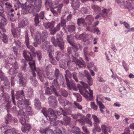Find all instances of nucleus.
Here are the masks:
<instances>
[{"mask_svg": "<svg viewBox=\"0 0 134 134\" xmlns=\"http://www.w3.org/2000/svg\"><path fill=\"white\" fill-rule=\"evenodd\" d=\"M64 16H63L61 18V26L62 27H65L66 26V22L67 21L65 19H62V18H63Z\"/></svg>", "mask_w": 134, "mask_h": 134, "instance_id": "nucleus-63", "label": "nucleus"}, {"mask_svg": "<svg viewBox=\"0 0 134 134\" xmlns=\"http://www.w3.org/2000/svg\"><path fill=\"white\" fill-rule=\"evenodd\" d=\"M29 65L31 68L32 71V74L33 76L35 77L36 76L35 72L36 71L39 79L42 82H44L45 79L44 75L42 72L39 69H36L35 67V63L34 60L28 63Z\"/></svg>", "mask_w": 134, "mask_h": 134, "instance_id": "nucleus-2", "label": "nucleus"}, {"mask_svg": "<svg viewBox=\"0 0 134 134\" xmlns=\"http://www.w3.org/2000/svg\"><path fill=\"white\" fill-rule=\"evenodd\" d=\"M23 54L25 59V60H26L27 61H29V62L33 60H32V58L31 57V54L30 52L24 50L23 52Z\"/></svg>", "mask_w": 134, "mask_h": 134, "instance_id": "nucleus-14", "label": "nucleus"}, {"mask_svg": "<svg viewBox=\"0 0 134 134\" xmlns=\"http://www.w3.org/2000/svg\"><path fill=\"white\" fill-rule=\"evenodd\" d=\"M24 127L21 128V130L24 132L29 131L31 129L30 125L29 124H25Z\"/></svg>", "mask_w": 134, "mask_h": 134, "instance_id": "nucleus-36", "label": "nucleus"}, {"mask_svg": "<svg viewBox=\"0 0 134 134\" xmlns=\"http://www.w3.org/2000/svg\"><path fill=\"white\" fill-rule=\"evenodd\" d=\"M71 131L75 134H80L81 133L80 129L77 126L72 127L71 130Z\"/></svg>", "mask_w": 134, "mask_h": 134, "instance_id": "nucleus-30", "label": "nucleus"}, {"mask_svg": "<svg viewBox=\"0 0 134 134\" xmlns=\"http://www.w3.org/2000/svg\"><path fill=\"white\" fill-rule=\"evenodd\" d=\"M61 74L60 73V71L59 69H56L54 72V76L56 77V79H58L59 76L61 77V81L60 84L63 85L64 82V78L61 76Z\"/></svg>", "mask_w": 134, "mask_h": 134, "instance_id": "nucleus-16", "label": "nucleus"}, {"mask_svg": "<svg viewBox=\"0 0 134 134\" xmlns=\"http://www.w3.org/2000/svg\"><path fill=\"white\" fill-rule=\"evenodd\" d=\"M16 80L21 86L25 85V82L22 72H20L18 74L16 77Z\"/></svg>", "mask_w": 134, "mask_h": 134, "instance_id": "nucleus-11", "label": "nucleus"}, {"mask_svg": "<svg viewBox=\"0 0 134 134\" xmlns=\"http://www.w3.org/2000/svg\"><path fill=\"white\" fill-rule=\"evenodd\" d=\"M101 129L102 132L104 134H108V131H109L110 133L111 132L110 128L105 125L102 124L101 126Z\"/></svg>", "mask_w": 134, "mask_h": 134, "instance_id": "nucleus-25", "label": "nucleus"}, {"mask_svg": "<svg viewBox=\"0 0 134 134\" xmlns=\"http://www.w3.org/2000/svg\"><path fill=\"white\" fill-rule=\"evenodd\" d=\"M72 61L74 62L77 66H78L80 68H82L85 64V62L83 61H80L77 59H76V60H73Z\"/></svg>", "mask_w": 134, "mask_h": 134, "instance_id": "nucleus-21", "label": "nucleus"}, {"mask_svg": "<svg viewBox=\"0 0 134 134\" xmlns=\"http://www.w3.org/2000/svg\"><path fill=\"white\" fill-rule=\"evenodd\" d=\"M8 128L4 132L5 134H14L15 129L14 128L12 129L10 126H8Z\"/></svg>", "mask_w": 134, "mask_h": 134, "instance_id": "nucleus-33", "label": "nucleus"}, {"mask_svg": "<svg viewBox=\"0 0 134 134\" xmlns=\"http://www.w3.org/2000/svg\"><path fill=\"white\" fill-rule=\"evenodd\" d=\"M51 88L48 87H46L45 90V94L47 95H49L54 92L55 94L58 96V94L56 92V87L58 85L56 79H54L52 83H50Z\"/></svg>", "mask_w": 134, "mask_h": 134, "instance_id": "nucleus-4", "label": "nucleus"}, {"mask_svg": "<svg viewBox=\"0 0 134 134\" xmlns=\"http://www.w3.org/2000/svg\"><path fill=\"white\" fill-rule=\"evenodd\" d=\"M66 116H64L63 121H62V125H69L71 122V118L69 117Z\"/></svg>", "mask_w": 134, "mask_h": 134, "instance_id": "nucleus-24", "label": "nucleus"}, {"mask_svg": "<svg viewBox=\"0 0 134 134\" xmlns=\"http://www.w3.org/2000/svg\"><path fill=\"white\" fill-rule=\"evenodd\" d=\"M25 43L27 47L29 49L34 56L35 55L36 53L37 55L38 59L39 60H40L41 58V53L40 51H37L36 52L35 48L32 45H29V39L28 35V31H26L25 33Z\"/></svg>", "mask_w": 134, "mask_h": 134, "instance_id": "nucleus-3", "label": "nucleus"}, {"mask_svg": "<svg viewBox=\"0 0 134 134\" xmlns=\"http://www.w3.org/2000/svg\"><path fill=\"white\" fill-rule=\"evenodd\" d=\"M69 48L68 49V52L69 54L70 55V56H71L72 57L73 60H76L77 59L76 58L79 55V54L77 51V49H76V51H75L72 50L71 52L70 51H69Z\"/></svg>", "mask_w": 134, "mask_h": 134, "instance_id": "nucleus-17", "label": "nucleus"}, {"mask_svg": "<svg viewBox=\"0 0 134 134\" xmlns=\"http://www.w3.org/2000/svg\"><path fill=\"white\" fill-rule=\"evenodd\" d=\"M40 36L39 39L42 42H44L46 40L47 37L48 36V34L47 32L44 31L40 35Z\"/></svg>", "mask_w": 134, "mask_h": 134, "instance_id": "nucleus-26", "label": "nucleus"}, {"mask_svg": "<svg viewBox=\"0 0 134 134\" xmlns=\"http://www.w3.org/2000/svg\"><path fill=\"white\" fill-rule=\"evenodd\" d=\"M58 100L60 104L63 106H65L70 104V103L68 100L65 99H64L63 98H59Z\"/></svg>", "mask_w": 134, "mask_h": 134, "instance_id": "nucleus-22", "label": "nucleus"}, {"mask_svg": "<svg viewBox=\"0 0 134 134\" xmlns=\"http://www.w3.org/2000/svg\"><path fill=\"white\" fill-rule=\"evenodd\" d=\"M0 78L2 81H4V83L5 86H8L9 83L8 79L7 77L4 75L1 70H0Z\"/></svg>", "mask_w": 134, "mask_h": 134, "instance_id": "nucleus-15", "label": "nucleus"}, {"mask_svg": "<svg viewBox=\"0 0 134 134\" xmlns=\"http://www.w3.org/2000/svg\"><path fill=\"white\" fill-rule=\"evenodd\" d=\"M34 11L36 12V11L35 6L31 3L25 6L22 10V13L24 14H26L27 12L32 13Z\"/></svg>", "mask_w": 134, "mask_h": 134, "instance_id": "nucleus-7", "label": "nucleus"}, {"mask_svg": "<svg viewBox=\"0 0 134 134\" xmlns=\"http://www.w3.org/2000/svg\"><path fill=\"white\" fill-rule=\"evenodd\" d=\"M24 110L28 115H31L33 114L32 110L29 106H26V108Z\"/></svg>", "mask_w": 134, "mask_h": 134, "instance_id": "nucleus-37", "label": "nucleus"}, {"mask_svg": "<svg viewBox=\"0 0 134 134\" xmlns=\"http://www.w3.org/2000/svg\"><path fill=\"white\" fill-rule=\"evenodd\" d=\"M31 83L32 85L34 86H37L38 85L37 80L35 78H33L31 79Z\"/></svg>", "mask_w": 134, "mask_h": 134, "instance_id": "nucleus-56", "label": "nucleus"}, {"mask_svg": "<svg viewBox=\"0 0 134 134\" xmlns=\"http://www.w3.org/2000/svg\"><path fill=\"white\" fill-rule=\"evenodd\" d=\"M21 62L22 64L21 65L20 67V69L21 70L26 71L27 66V64L25 60L24 59L21 60Z\"/></svg>", "mask_w": 134, "mask_h": 134, "instance_id": "nucleus-35", "label": "nucleus"}, {"mask_svg": "<svg viewBox=\"0 0 134 134\" xmlns=\"http://www.w3.org/2000/svg\"><path fill=\"white\" fill-rule=\"evenodd\" d=\"M84 75L82 73L79 72V77L80 79L82 80L84 78V76L87 79V82L88 83L90 86L92 85L93 84V80L89 74L88 72L86 70H84Z\"/></svg>", "mask_w": 134, "mask_h": 134, "instance_id": "nucleus-6", "label": "nucleus"}, {"mask_svg": "<svg viewBox=\"0 0 134 134\" xmlns=\"http://www.w3.org/2000/svg\"><path fill=\"white\" fill-rule=\"evenodd\" d=\"M16 98L17 99L19 98L20 97L21 99H23L25 98L23 90H21L20 92H17L16 94Z\"/></svg>", "mask_w": 134, "mask_h": 134, "instance_id": "nucleus-42", "label": "nucleus"}, {"mask_svg": "<svg viewBox=\"0 0 134 134\" xmlns=\"http://www.w3.org/2000/svg\"><path fill=\"white\" fill-rule=\"evenodd\" d=\"M17 72V70L11 68L9 70L8 73L10 75H12L15 74Z\"/></svg>", "mask_w": 134, "mask_h": 134, "instance_id": "nucleus-58", "label": "nucleus"}, {"mask_svg": "<svg viewBox=\"0 0 134 134\" xmlns=\"http://www.w3.org/2000/svg\"><path fill=\"white\" fill-rule=\"evenodd\" d=\"M66 85L68 88L69 90H71L72 87H73L75 85V84L72 82H69L66 83Z\"/></svg>", "mask_w": 134, "mask_h": 134, "instance_id": "nucleus-61", "label": "nucleus"}, {"mask_svg": "<svg viewBox=\"0 0 134 134\" xmlns=\"http://www.w3.org/2000/svg\"><path fill=\"white\" fill-rule=\"evenodd\" d=\"M52 2L51 0H46L45 3V6L47 8L51 7Z\"/></svg>", "mask_w": 134, "mask_h": 134, "instance_id": "nucleus-55", "label": "nucleus"}, {"mask_svg": "<svg viewBox=\"0 0 134 134\" xmlns=\"http://www.w3.org/2000/svg\"><path fill=\"white\" fill-rule=\"evenodd\" d=\"M67 41L72 46H73L72 42L73 39L72 35H68L67 37Z\"/></svg>", "mask_w": 134, "mask_h": 134, "instance_id": "nucleus-50", "label": "nucleus"}, {"mask_svg": "<svg viewBox=\"0 0 134 134\" xmlns=\"http://www.w3.org/2000/svg\"><path fill=\"white\" fill-rule=\"evenodd\" d=\"M1 22V24L3 25H5L7 24L6 19L3 16H1L0 17Z\"/></svg>", "mask_w": 134, "mask_h": 134, "instance_id": "nucleus-51", "label": "nucleus"}, {"mask_svg": "<svg viewBox=\"0 0 134 134\" xmlns=\"http://www.w3.org/2000/svg\"><path fill=\"white\" fill-rule=\"evenodd\" d=\"M41 111L44 115L46 117L48 120H49L51 121V123H52L54 122L53 125L54 126H58L62 125V120H58L55 122H54L55 119L57 118L55 113L56 112H54L53 110L51 109H49L47 110L46 108L42 109Z\"/></svg>", "mask_w": 134, "mask_h": 134, "instance_id": "nucleus-1", "label": "nucleus"}, {"mask_svg": "<svg viewBox=\"0 0 134 134\" xmlns=\"http://www.w3.org/2000/svg\"><path fill=\"white\" fill-rule=\"evenodd\" d=\"M17 104L19 108H20L23 109H25L26 106H29L30 104L29 100H25L24 101L19 100L17 102Z\"/></svg>", "mask_w": 134, "mask_h": 134, "instance_id": "nucleus-10", "label": "nucleus"}, {"mask_svg": "<svg viewBox=\"0 0 134 134\" xmlns=\"http://www.w3.org/2000/svg\"><path fill=\"white\" fill-rule=\"evenodd\" d=\"M8 113V114L5 117V122L7 124H10L12 120V118L11 115Z\"/></svg>", "mask_w": 134, "mask_h": 134, "instance_id": "nucleus-32", "label": "nucleus"}, {"mask_svg": "<svg viewBox=\"0 0 134 134\" xmlns=\"http://www.w3.org/2000/svg\"><path fill=\"white\" fill-rule=\"evenodd\" d=\"M51 40L52 43L56 47L58 45L62 51L64 49V47L63 39L61 36L59 34H57L56 41L53 36L52 37Z\"/></svg>", "mask_w": 134, "mask_h": 134, "instance_id": "nucleus-5", "label": "nucleus"}, {"mask_svg": "<svg viewBox=\"0 0 134 134\" xmlns=\"http://www.w3.org/2000/svg\"><path fill=\"white\" fill-rule=\"evenodd\" d=\"M60 92L61 94L64 97H66L68 96V92L65 90H61L60 91Z\"/></svg>", "mask_w": 134, "mask_h": 134, "instance_id": "nucleus-53", "label": "nucleus"}, {"mask_svg": "<svg viewBox=\"0 0 134 134\" xmlns=\"http://www.w3.org/2000/svg\"><path fill=\"white\" fill-rule=\"evenodd\" d=\"M55 24V22L54 21H52L51 22L45 23L43 24V25L46 29H49L50 33L51 34V32L53 31V28Z\"/></svg>", "mask_w": 134, "mask_h": 134, "instance_id": "nucleus-9", "label": "nucleus"}, {"mask_svg": "<svg viewBox=\"0 0 134 134\" xmlns=\"http://www.w3.org/2000/svg\"><path fill=\"white\" fill-rule=\"evenodd\" d=\"M35 108L38 110L41 108V106L40 101L38 99L36 98L35 101Z\"/></svg>", "mask_w": 134, "mask_h": 134, "instance_id": "nucleus-43", "label": "nucleus"}, {"mask_svg": "<svg viewBox=\"0 0 134 134\" xmlns=\"http://www.w3.org/2000/svg\"><path fill=\"white\" fill-rule=\"evenodd\" d=\"M44 12L42 11L38 15V16L37 17L40 19L43 20L45 18L44 16Z\"/></svg>", "mask_w": 134, "mask_h": 134, "instance_id": "nucleus-54", "label": "nucleus"}, {"mask_svg": "<svg viewBox=\"0 0 134 134\" xmlns=\"http://www.w3.org/2000/svg\"><path fill=\"white\" fill-rule=\"evenodd\" d=\"M12 31V34L14 37H18L20 35V29L19 28L13 29Z\"/></svg>", "mask_w": 134, "mask_h": 134, "instance_id": "nucleus-27", "label": "nucleus"}, {"mask_svg": "<svg viewBox=\"0 0 134 134\" xmlns=\"http://www.w3.org/2000/svg\"><path fill=\"white\" fill-rule=\"evenodd\" d=\"M92 8L94 10L95 12H98L101 11V8L97 5H93Z\"/></svg>", "mask_w": 134, "mask_h": 134, "instance_id": "nucleus-57", "label": "nucleus"}, {"mask_svg": "<svg viewBox=\"0 0 134 134\" xmlns=\"http://www.w3.org/2000/svg\"><path fill=\"white\" fill-rule=\"evenodd\" d=\"M83 51L84 55H90L93 57L95 55V53L87 47H85L83 49Z\"/></svg>", "mask_w": 134, "mask_h": 134, "instance_id": "nucleus-19", "label": "nucleus"}, {"mask_svg": "<svg viewBox=\"0 0 134 134\" xmlns=\"http://www.w3.org/2000/svg\"><path fill=\"white\" fill-rule=\"evenodd\" d=\"M38 35H35L33 38L35 40V42H34L33 44L34 46L35 47H37L38 44H41V40L39 38Z\"/></svg>", "mask_w": 134, "mask_h": 134, "instance_id": "nucleus-28", "label": "nucleus"}, {"mask_svg": "<svg viewBox=\"0 0 134 134\" xmlns=\"http://www.w3.org/2000/svg\"><path fill=\"white\" fill-rule=\"evenodd\" d=\"M25 25V20L23 19L19 22L18 24V28L20 29L21 28H23Z\"/></svg>", "mask_w": 134, "mask_h": 134, "instance_id": "nucleus-48", "label": "nucleus"}, {"mask_svg": "<svg viewBox=\"0 0 134 134\" xmlns=\"http://www.w3.org/2000/svg\"><path fill=\"white\" fill-rule=\"evenodd\" d=\"M91 106L92 108L95 110H97L98 109V107L94 102H91Z\"/></svg>", "mask_w": 134, "mask_h": 134, "instance_id": "nucleus-62", "label": "nucleus"}, {"mask_svg": "<svg viewBox=\"0 0 134 134\" xmlns=\"http://www.w3.org/2000/svg\"><path fill=\"white\" fill-rule=\"evenodd\" d=\"M7 61L6 60H5L6 63H9L10 64H12L15 61V57L13 56V54L10 55L7 58Z\"/></svg>", "mask_w": 134, "mask_h": 134, "instance_id": "nucleus-29", "label": "nucleus"}, {"mask_svg": "<svg viewBox=\"0 0 134 134\" xmlns=\"http://www.w3.org/2000/svg\"><path fill=\"white\" fill-rule=\"evenodd\" d=\"M6 105L5 106V108L7 110V113H9V110L11 107V105L10 104L11 102H7Z\"/></svg>", "mask_w": 134, "mask_h": 134, "instance_id": "nucleus-59", "label": "nucleus"}, {"mask_svg": "<svg viewBox=\"0 0 134 134\" xmlns=\"http://www.w3.org/2000/svg\"><path fill=\"white\" fill-rule=\"evenodd\" d=\"M92 117L96 124H98L99 123L100 120L99 119L96 115L95 114H92Z\"/></svg>", "mask_w": 134, "mask_h": 134, "instance_id": "nucleus-49", "label": "nucleus"}, {"mask_svg": "<svg viewBox=\"0 0 134 134\" xmlns=\"http://www.w3.org/2000/svg\"><path fill=\"white\" fill-rule=\"evenodd\" d=\"M67 28L69 32L70 33L75 31L76 29V27L74 25H69L67 26Z\"/></svg>", "mask_w": 134, "mask_h": 134, "instance_id": "nucleus-45", "label": "nucleus"}, {"mask_svg": "<svg viewBox=\"0 0 134 134\" xmlns=\"http://www.w3.org/2000/svg\"><path fill=\"white\" fill-rule=\"evenodd\" d=\"M48 103L50 106L55 107L57 105V102L55 96H50L48 98Z\"/></svg>", "mask_w": 134, "mask_h": 134, "instance_id": "nucleus-12", "label": "nucleus"}, {"mask_svg": "<svg viewBox=\"0 0 134 134\" xmlns=\"http://www.w3.org/2000/svg\"><path fill=\"white\" fill-rule=\"evenodd\" d=\"M73 94L74 97H75L77 99V101L78 102H80L82 99V98L80 94L77 93H74Z\"/></svg>", "mask_w": 134, "mask_h": 134, "instance_id": "nucleus-47", "label": "nucleus"}, {"mask_svg": "<svg viewBox=\"0 0 134 134\" xmlns=\"http://www.w3.org/2000/svg\"><path fill=\"white\" fill-rule=\"evenodd\" d=\"M62 26H61V23H60L58 24L56 27L53 29V31L51 32V34L54 35L55 34L56 32L59 31Z\"/></svg>", "mask_w": 134, "mask_h": 134, "instance_id": "nucleus-39", "label": "nucleus"}, {"mask_svg": "<svg viewBox=\"0 0 134 134\" xmlns=\"http://www.w3.org/2000/svg\"><path fill=\"white\" fill-rule=\"evenodd\" d=\"M88 91L86 90L85 91L89 94V96H88L87 94L85 93H83V92L82 91H80V93L83 95L86 99L87 101L91 100L93 99V91L90 89L88 90Z\"/></svg>", "mask_w": 134, "mask_h": 134, "instance_id": "nucleus-8", "label": "nucleus"}, {"mask_svg": "<svg viewBox=\"0 0 134 134\" xmlns=\"http://www.w3.org/2000/svg\"><path fill=\"white\" fill-rule=\"evenodd\" d=\"M85 19L86 20L88 24L91 25L94 20V18L91 15H88L86 17Z\"/></svg>", "mask_w": 134, "mask_h": 134, "instance_id": "nucleus-40", "label": "nucleus"}, {"mask_svg": "<svg viewBox=\"0 0 134 134\" xmlns=\"http://www.w3.org/2000/svg\"><path fill=\"white\" fill-rule=\"evenodd\" d=\"M63 5V4L61 3L57 6L56 7L54 8H51V10L54 16H56L58 13H60Z\"/></svg>", "mask_w": 134, "mask_h": 134, "instance_id": "nucleus-13", "label": "nucleus"}, {"mask_svg": "<svg viewBox=\"0 0 134 134\" xmlns=\"http://www.w3.org/2000/svg\"><path fill=\"white\" fill-rule=\"evenodd\" d=\"M42 0H34V4L36 12H38L40 10L42 7Z\"/></svg>", "mask_w": 134, "mask_h": 134, "instance_id": "nucleus-18", "label": "nucleus"}, {"mask_svg": "<svg viewBox=\"0 0 134 134\" xmlns=\"http://www.w3.org/2000/svg\"><path fill=\"white\" fill-rule=\"evenodd\" d=\"M19 121L22 125H24L26 124V120L25 117H22L20 119Z\"/></svg>", "mask_w": 134, "mask_h": 134, "instance_id": "nucleus-60", "label": "nucleus"}, {"mask_svg": "<svg viewBox=\"0 0 134 134\" xmlns=\"http://www.w3.org/2000/svg\"><path fill=\"white\" fill-rule=\"evenodd\" d=\"M71 116L74 119H75L79 118H84V115L78 113H77V114H71Z\"/></svg>", "mask_w": 134, "mask_h": 134, "instance_id": "nucleus-41", "label": "nucleus"}, {"mask_svg": "<svg viewBox=\"0 0 134 134\" xmlns=\"http://www.w3.org/2000/svg\"><path fill=\"white\" fill-rule=\"evenodd\" d=\"M55 55L56 57V59L57 61H59L63 55L62 53L59 51H57L55 53Z\"/></svg>", "mask_w": 134, "mask_h": 134, "instance_id": "nucleus-46", "label": "nucleus"}, {"mask_svg": "<svg viewBox=\"0 0 134 134\" xmlns=\"http://www.w3.org/2000/svg\"><path fill=\"white\" fill-rule=\"evenodd\" d=\"M2 96L4 102L7 103L10 102L9 100L10 96L8 94L4 93L3 94Z\"/></svg>", "mask_w": 134, "mask_h": 134, "instance_id": "nucleus-44", "label": "nucleus"}, {"mask_svg": "<svg viewBox=\"0 0 134 134\" xmlns=\"http://www.w3.org/2000/svg\"><path fill=\"white\" fill-rule=\"evenodd\" d=\"M60 111H57V114L58 115H60L62 114L63 116H66V115L69 114V113L66 111H64L62 108H60Z\"/></svg>", "mask_w": 134, "mask_h": 134, "instance_id": "nucleus-38", "label": "nucleus"}, {"mask_svg": "<svg viewBox=\"0 0 134 134\" xmlns=\"http://www.w3.org/2000/svg\"><path fill=\"white\" fill-rule=\"evenodd\" d=\"M119 91L121 93L124 95L126 94L127 93L126 89L124 87H121L119 88Z\"/></svg>", "mask_w": 134, "mask_h": 134, "instance_id": "nucleus-52", "label": "nucleus"}, {"mask_svg": "<svg viewBox=\"0 0 134 134\" xmlns=\"http://www.w3.org/2000/svg\"><path fill=\"white\" fill-rule=\"evenodd\" d=\"M77 24L79 26L82 25L83 27H85L86 26L87 23L85 22L83 18H81L77 19Z\"/></svg>", "mask_w": 134, "mask_h": 134, "instance_id": "nucleus-23", "label": "nucleus"}, {"mask_svg": "<svg viewBox=\"0 0 134 134\" xmlns=\"http://www.w3.org/2000/svg\"><path fill=\"white\" fill-rule=\"evenodd\" d=\"M71 3L72 7L74 10H78L79 7V3L77 0H71Z\"/></svg>", "mask_w": 134, "mask_h": 134, "instance_id": "nucleus-20", "label": "nucleus"}, {"mask_svg": "<svg viewBox=\"0 0 134 134\" xmlns=\"http://www.w3.org/2000/svg\"><path fill=\"white\" fill-rule=\"evenodd\" d=\"M25 90V92L26 93L28 97H30L33 94V91L32 89L29 87H26L24 88Z\"/></svg>", "mask_w": 134, "mask_h": 134, "instance_id": "nucleus-31", "label": "nucleus"}, {"mask_svg": "<svg viewBox=\"0 0 134 134\" xmlns=\"http://www.w3.org/2000/svg\"><path fill=\"white\" fill-rule=\"evenodd\" d=\"M50 48L49 44L47 42L44 43L42 47V48L43 50L45 52H48Z\"/></svg>", "mask_w": 134, "mask_h": 134, "instance_id": "nucleus-34", "label": "nucleus"}, {"mask_svg": "<svg viewBox=\"0 0 134 134\" xmlns=\"http://www.w3.org/2000/svg\"><path fill=\"white\" fill-rule=\"evenodd\" d=\"M54 131V134H62L61 131L57 128H55Z\"/></svg>", "mask_w": 134, "mask_h": 134, "instance_id": "nucleus-64", "label": "nucleus"}]
</instances>
